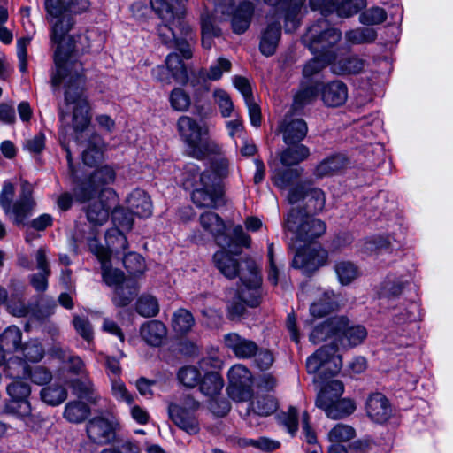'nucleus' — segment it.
Returning a JSON list of instances; mask_svg holds the SVG:
<instances>
[{
  "mask_svg": "<svg viewBox=\"0 0 453 453\" xmlns=\"http://www.w3.org/2000/svg\"><path fill=\"white\" fill-rule=\"evenodd\" d=\"M89 0H45L48 19L51 24V41L57 44L54 55L56 69L51 74L54 88L64 85L65 109L59 111L62 126L69 122L66 116L72 113V124L75 131H83L90 122L89 104L83 92L84 76L82 64L75 54L90 47L86 35L78 39L67 35L73 22L66 12L81 14L89 10Z\"/></svg>",
  "mask_w": 453,
  "mask_h": 453,
  "instance_id": "obj_1",
  "label": "nucleus"
},
{
  "mask_svg": "<svg viewBox=\"0 0 453 453\" xmlns=\"http://www.w3.org/2000/svg\"><path fill=\"white\" fill-rule=\"evenodd\" d=\"M345 324L346 318L343 316L330 318L313 328L310 334V341L314 344L328 339L338 342L339 333L344 328ZM342 365V358L341 356L337 354L335 342L322 346L313 355L310 356L306 362L309 373L320 372L325 376H333L338 373Z\"/></svg>",
  "mask_w": 453,
  "mask_h": 453,
  "instance_id": "obj_2",
  "label": "nucleus"
},
{
  "mask_svg": "<svg viewBox=\"0 0 453 453\" xmlns=\"http://www.w3.org/2000/svg\"><path fill=\"white\" fill-rule=\"evenodd\" d=\"M150 5L165 22L157 28L162 42L178 50L183 58H191L190 42L195 40V35L190 26L183 20L184 10L174 12L165 0H150Z\"/></svg>",
  "mask_w": 453,
  "mask_h": 453,
  "instance_id": "obj_3",
  "label": "nucleus"
},
{
  "mask_svg": "<svg viewBox=\"0 0 453 453\" xmlns=\"http://www.w3.org/2000/svg\"><path fill=\"white\" fill-rule=\"evenodd\" d=\"M182 175L184 187L194 188L191 197L197 207L216 208L222 203V186L217 181H211L210 173H201L197 165L188 163Z\"/></svg>",
  "mask_w": 453,
  "mask_h": 453,
  "instance_id": "obj_4",
  "label": "nucleus"
},
{
  "mask_svg": "<svg viewBox=\"0 0 453 453\" xmlns=\"http://www.w3.org/2000/svg\"><path fill=\"white\" fill-rule=\"evenodd\" d=\"M177 127L189 156L202 160L220 152L221 146L209 138L210 127L206 122H197L184 115L178 119Z\"/></svg>",
  "mask_w": 453,
  "mask_h": 453,
  "instance_id": "obj_5",
  "label": "nucleus"
},
{
  "mask_svg": "<svg viewBox=\"0 0 453 453\" xmlns=\"http://www.w3.org/2000/svg\"><path fill=\"white\" fill-rule=\"evenodd\" d=\"M89 248L101 263L104 281L109 286L115 287L112 297L114 304L119 307L129 304L137 292V286L135 282L125 280L120 270L111 268L110 257L114 251H111L109 247L106 249L99 245L96 240L90 242Z\"/></svg>",
  "mask_w": 453,
  "mask_h": 453,
  "instance_id": "obj_6",
  "label": "nucleus"
},
{
  "mask_svg": "<svg viewBox=\"0 0 453 453\" xmlns=\"http://www.w3.org/2000/svg\"><path fill=\"white\" fill-rule=\"evenodd\" d=\"M15 188L11 181H4L0 192V207L15 224H22L32 213L36 203L33 197V186L22 180L18 198L14 201Z\"/></svg>",
  "mask_w": 453,
  "mask_h": 453,
  "instance_id": "obj_7",
  "label": "nucleus"
},
{
  "mask_svg": "<svg viewBox=\"0 0 453 453\" xmlns=\"http://www.w3.org/2000/svg\"><path fill=\"white\" fill-rule=\"evenodd\" d=\"M249 275L243 271L241 275V286L238 288V297L242 303H234L228 305V316L234 319L242 316L245 311V305L256 307L261 299L262 278L254 261L246 263Z\"/></svg>",
  "mask_w": 453,
  "mask_h": 453,
  "instance_id": "obj_8",
  "label": "nucleus"
},
{
  "mask_svg": "<svg viewBox=\"0 0 453 453\" xmlns=\"http://www.w3.org/2000/svg\"><path fill=\"white\" fill-rule=\"evenodd\" d=\"M344 391L343 384L340 380L327 382L316 399V406L321 409L327 418L331 419H342L356 410V403L349 398H342Z\"/></svg>",
  "mask_w": 453,
  "mask_h": 453,
  "instance_id": "obj_9",
  "label": "nucleus"
},
{
  "mask_svg": "<svg viewBox=\"0 0 453 453\" xmlns=\"http://www.w3.org/2000/svg\"><path fill=\"white\" fill-rule=\"evenodd\" d=\"M341 37L342 33L332 27L326 19L321 18L307 29L303 37V42L312 54L333 56V58H335L332 49Z\"/></svg>",
  "mask_w": 453,
  "mask_h": 453,
  "instance_id": "obj_10",
  "label": "nucleus"
},
{
  "mask_svg": "<svg viewBox=\"0 0 453 453\" xmlns=\"http://www.w3.org/2000/svg\"><path fill=\"white\" fill-rule=\"evenodd\" d=\"M200 403L190 395L183 396L179 403L168 404L169 418L181 430L188 434H196L200 430L199 421L196 416Z\"/></svg>",
  "mask_w": 453,
  "mask_h": 453,
  "instance_id": "obj_11",
  "label": "nucleus"
},
{
  "mask_svg": "<svg viewBox=\"0 0 453 453\" xmlns=\"http://www.w3.org/2000/svg\"><path fill=\"white\" fill-rule=\"evenodd\" d=\"M285 227L295 233L296 238L303 242H310L318 238L326 231V225L323 221L295 208L288 212Z\"/></svg>",
  "mask_w": 453,
  "mask_h": 453,
  "instance_id": "obj_12",
  "label": "nucleus"
},
{
  "mask_svg": "<svg viewBox=\"0 0 453 453\" xmlns=\"http://www.w3.org/2000/svg\"><path fill=\"white\" fill-rule=\"evenodd\" d=\"M112 221L116 227L106 233L105 240L107 245L111 249V251H124L127 248L128 243L123 231H128L132 228L134 214L119 207L112 211Z\"/></svg>",
  "mask_w": 453,
  "mask_h": 453,
  "instance_id": "obj_13",
  "label": "nucleus"
},
{
  "mask_svg": "<svg viewBox=\"0 0 453 453\" xmlns=\"http://www.w3.org/2000/svg\"><path fill=\"white\" fill-rule=\"evenodd\" d=\"M116 177L115 171L108 165L94 171L90 177L74 188V196L80 203L92 200L104 185L111 184Z\"/></svg>",
  "mask_w": 453,
  "mask_h": 453,
  "instance_id": "obj_14",
  "label": "nucleus"
},
{
  "mask_svg": "<svg viewBox=\"0 0 453 453\" xmlns=\"http://www.w3.org/2000/svg\"><path fill=\"white\" fill-rule=\"evenodd\" d=\"M6 392L10 397L5 404L4 411L19 418H26L31 413V404L28 397L31 394L29 384L22 380H12L6 387Z\"/></svg>",
  "mask_w": 453,
  "mask_h": 453,
  "instance_id": "obj_15",
  "label": "nucleus"
},
{
  "mask_svg": "<svg viewBox=\"0 0 453 453\" xmlns=\"http://www.w3.org/2000/svg\"><path fill=\"white\" fill-rule=\"evenodd\" d=\"M229 396L238 402L248 401L252 396V375L242 365H233L228 371Z\"/></svg>",
  "mask_w": 453,
  "mask_h": 453,
  "instance_id": "obj_16",
  "label": "nucleus"
},
{
  "mask_svg": "<svg viewBox=\"0 0 453 453\" xmlns=\"http://www.w3.org/2000/svg\"><path fill=\"white\" fill-rule=\"evenodd\" d=\"M224 10V13L220 12L222 14L220 19L231 18V24L234 33L243 34L249 28L254 14V5L251 2L243 1L235 6L233 0H231V4L226 1Z\"/></svg>",
  "mask_w": 453,
  "mask_h": 453,
  "instance_id": "obj_17",
  "label": "nucleus"
},
{
  "mask_svg": "<svg viewBox=\"0 0 453 453\" xmlns=\"http://www.w3.org/2000/svg\"><path fill=\"white\" fill-rule=\"evenodd\" d=\"M118 426L113 417H96L88 422L87 434L92 442L105 445L113 441Z\"/></svg>",
  "mask_w": 453,
  "mask_h": 453,
  "instance_id": "obj_18",
  "label": "nucleus"
},
{
  "mask_svg": "<svg viewBox=\"0 0 453 453\" xmlns=\"http://www.w3.org/2000/svg\"><path fill=\"white\" fill-rule=\"evenodd\" d=\"M327 259V252L319 246L309 247L298 250L293 259V266L302 269L303 273H310L324 265Z\"/></svg>",
  "mask_w": 453,
  "mask_h": 453,
  "instance_id": "obj_19",
  "label": "nucleus"
},
{
  "mask_svg": "<svg viewBox=\"0 0 453 453\" xmlns=\"http://www.w3.org/2000/svg\"><path fill=\"white\" fill-rule=\"evenodd\" d=\"M365 412L370 420L377 424H385L393 416V409L388 399L378 392L368 395Z\"/></svg>",
  "mask_w": 453,
  "mask_h": 453,
  "instance_id": "obj_20",
  "label": "nucleus"
},
{
  "mask_svg": "<svg viewBox=\"0 0 453 453\" xmlns=\"http://www.w3.org/2000/svg\"><path fill=\"white\" fill-rule=\"evenodd\" d=\"M302 199H306L308 207L315 212L322 211L326 203L325 194L321 189L311 188L304 184L291 188L288 195V200L291 204Z\"/></svg>",
  "mask_w": 453,
  "mask_h": 453,
  "instance_id": "obj_21",
  "label": "nucleus"
},
{
  "mask_svg": "<svg viewBox=\"0 0 453 453\" xmlns=\"http://www.w3.org/2000/svg\"><path fill=\"white\" fill-rule=\"evenodd\" d=\"M202 228L209 233L220 247H230L231 240L226 234V224L215 212L206 211L199 219Z\"/></svg>",
  "mask_w": 453,
  "mask_h": 453,
  "instance_id": "obj_22",
  "label": "nucleus"
},
{
  "mask_svg": "<svg viewBox=\"0 0 453 453\" xmlns=\"http://www.w3.org/2000/svg\"><path fill=\"white\" fill-rule=\"evenodd\" d=\"M356 436V430L349 425L337 424L328 433V453H347L349 441Z\"/></svg>",
  "mask_w": 453,
  "mask_h": 453,
  "instance_id": "obj_23",
  "label": "nucleus"
},
{
  "mask_svg": "<svg viewBox=\"0 0 453 453\" xmlns=\"http://www.w3.org/2000/svg\"><path fill=\"white\" fill-rule=\"evenodd\" d=\"M104 196H108V199H115V193L112 189H105L103 191L98 201H94L88 204L86 209V216L89 223L94 226H102L109 219L110 211L112 204L109 201L103 199Z\"/></svg>",
  "mask_w": 453,
  "mask_h": 453,
  "instance_id": "obj_24",
  "label": "nucleus"
},
{
  "mask_svg": "<svg viewBox=\"0 0 453 453\" xmlns=\"http://www.w3.org/2000/svg\"><path fill=\"white\" fill-rule=\"evenodd\" d=\"M224 342L238 358H250L253 357L258 349L255 342L242 337L236 333L226 334L224 336Z\"/></svg>",
  "mask_w": 453,
  "mask_h": 453,
  "instance_id": "obj_25",
  "label": "nucleus"
},
{
  "mask_svg": "<svg viewBox=\"0 0 453 453\" xmlns=\"http://www.w3.org/2000/svg\"><path fill=\"white\" fill-rule=\"evenodd\" d=\"M281 35V27L279 19L270 21L261 34L259 50L266 57L275 53Z\"/></svg>",
  "mask_w": 453,
  "mask_h": 453,
  "instance_id": "obj_26",
  "label": "nucleus"
},
{
  "mask_svg": "<svg viewBox=\"0 0 453 453\" xmlns=\"http://www.w3.org/2000/svg\"><path fill=\"white\" fill-rule=\"evenodd\" d=\"M213 260L217 268L220 271V273L225 275L228 279H233L236 277L238 274L241 276L243 271L249 275V272L247 269V265L243 269L239 268V264L237 260L229 254V252L226 250H219L215 253L213 257ZM248 261H252L251 259H248L244 261V265Z\"/></svg>",
  "mask_w": 453,
  "mask_h": 453,
  "instance_id": "obj_27",
  "label": "nucleus"
},
{
  "mask_svg": "<svg viewBox=\"0 0 453 453\" xmlns=\"http://www.w3.org/2000/svg\"><path fill=\"white\" fill-rule=\"evenodd\" d=\"M280 132L285 143L303 141L308 132L306 122L302 119H293L286 116L280 125Z\"/></svg>",
  "mask_w": 453,
  "mask_h": 453,
  "instance_id": "obj_28",
  "label": "nucleus"
},
{
  "mask_svg": "<svg viewBox=\"0 0 453 453\" xmlns=\"http://www.w3.org/2000/svg\"><path fill=\"white\" fill-rule=\"evenodd\" d=\"M130 211L138 217L148 218L152 214V203L147 193L140 188L133 190L126 198Z\"/></svg>",
  "mask_w": 453,
  "mask_h": 453,
  "instance_id": "obj_29",
  "label": "nucleus"
},
{
  "mask_svg": "<svg viewBox=\"0 0 453 453\" xmlns=\"http://www.w3.org/2000/svg\"><path fill=\"white\" fill-rule=\"evenodd\" d=\"M317 299L310 306V315L313 319H321L334 311L338 304L334 295L331 291L318 289Z\"/></svg>",
  "mask_w": 453,
  "mask_h": 453,
  "instance_id": "obj_30",
  "label": "nucleus"
},
{
  "mask_svg": "<svg viewBox=\"0 0 453 453\" xmlns=\"http://www.w3.org/2000/svg\"><path fill=\"white\" fill-rule=\"evenodd\" d=\"M37 273L30 276V283L36 291L43 292L48 288V277L50 269L48 265L47 252L44 248H40L35 253Z\"/></svg>",
  "mask_w": 453,
  "mask_h": 453,
  "instance_id": "obj_31",
  "label": "nucleus"
},
{
  "mask_svg": "<svg viewBox=\"0 0 453 453\" xmlns=\"http://www.w3.org/2000/svg\"><path fill=\"white\" fill-rule=\"evenodd\" d=\"M348 98L347 86L340 81H334L322 89V100L327 106L338 107Z\"/></svg>",
  "mask_w": 453,
  "mask_h": 453,
  "instance_id": "obj_32",
  "label": "nucleus"
},
{
  "mask_svg": "<svg viewBox=\"0 0 453 453\" xmlns=\"http://www.w3.org/2000/svg\"><path fill=\"white\" fill-rule=\"evenodd\" d=\"M287 147L280 155V162L285 166L296 165L308 158L310 150L301 142H294L293 143H285Z\"/></svg>",
  "mask_w": 453,
  "mask_h": 453,
  "instance_id": "obj_33",
  "label": "nucleus"
},
{
  "mask_svg": "<svg viewBox=\"0 0 453 453\" xmlns=\"http://www.w3.org/2000/svg\"><path fill=\"white\" fill-rule=\"evenodd\" d=\"M320 88L321 83L318 80L303 81L295 96L293 108L300 111L305 105L311 104L317 98Z\"/></svg>",
  "mask_w": 453,
  "mask_h": 453,
  "instance_id": "obj_34",
  "label": "nucleus"
},
{
  "mask_svg": "<svg viewBox=\"0 0 453 453\" xmlns=\"http://www.w3.org/2000/svg\"><path fill=\"white\" fill-rule=\"evenodd\" d=\"M367 336V331L361 325H349V319L346 318V324L342 332L339 333L338 342L343 347H355L364 342Z\"/></svg>",
  "mask_w": 453,
  "mask_h": 453,
  "instance_id": "obj_35",
  "label": "nucleus"
},
{
  "mask_svg": "<svg viewBox=\"0 0 453 453\" xmlns=\"http://www.w3.org/2000/svg\"><path fill=\"white\" fill-rule=\"evenodd\" d=\"M142 338L151 346H159L166 336L167 329L159 320L144 323L140 329Z\"/></svg>",
  "mask_w": 453,
  "mask_h": 453,
  "instance_id": "obj_36",
  "label": "nucleus"
},
{
  "mask_svg": "<svg viewBox=\"0 0 453 453\" xmlns=\"http://www.w3.org/2000/svg\"><path fill=\"white\" fill-rule=\"evenodd\" d=\"M347 165V158L342 155H334L321 161L314 170V175L322 179L342 171Z\"/></svg>",
  "mask_w": 453,
  "mask_h": 453,
  "instance_id": "obj_37",
  "label": "nucleus"
},
{
  "mask_svg": "<svg viewBox=\"0 0 453 453\" xmlns=\"http://www.w3.org/2000/svg\"><path fill=\"white\" fill-rule=\"evenodd\" d=\"M331 68L333 73L339 75L359 73L365 68V61L356 56L348 57L338 61L335 58Z\"/></svg>",
  "mask_w": 453,
  "mask_h": 453,
  "instance_id": "obj_38",
  "label": "nucleus"
},
{
  "mask_svg": "<svg viewBox=\"0 0 453 453\" xmlns=\"http://www.w3.org/2000/svg\"><path fill=\"white\" fill-rule=\"evenodd\" d=\"M22 333L16 326H10L0 334V347L5 352H16L21 348Z\"/></svg>",
  "mask_w": 453,
  "mask_h": 453,
  "instance_id": "obj_39",
  "label": "nucleus"
},
{
  "mask_svg": "<svg viewBox=\"0 0 453 453\" xmlns=\"http://www.w3.org/2000/svg\"><path fill=\"white\" fill-rule=\"evenodd\" d=\"M104 146L105 144L99 135H93L87 149L82 153L84 164L88 166L95 165L102 158Z\"/></svg>",
  "mask_w": 453,
  "mask_h": 453,
  "instance_id": "obj_40",
  "label": "nucleus"
},
{
  "mask_svg": "<svg viewBox=\"0 0 453 453\" xmlns=\"http://www.w3.org/2000/svg\"><path fill=\"white\" fill-rule=\"evenodd\" d=\"M89 414V407L81 401L69 402L64 411V418L71 423H81Z\"/></svg>",
  "mask_w": 453,
  "mask_h": 453,
  "instance_id": "obj_41",
  "label": "nucleus"
},
{
  "mask_svg": "<svg viewBox=\"0 0 453 453\" xmlns=\"http://www.w3.org/2000/svg\"><path fill=\"white\" fill-rule=\"evenodd\" d=\"M202 23V45L210 50L213 44V38L220 35V29L215 25V19L207 14H203Z\"/></svg>",
  "mask_w": 453,
  "mask_h": 453,
  "instance_id": "obj_42",
  "label": "nucleus"
},
{
  "mask_svg": "<svg viewBox=\"0 0 453 453\" xmlns=\"http://www.w3.org/2000/svg\"><path fill=\"white\" fill-rule=\"evenodd\" d=\"M223 386L224 381L221 376L215 372L206 373L203 380H200L201 392L211 399L219 394Z\"/></svg>",
  "mask_w": 453,
  "mask_h": 453,
  "instance_id": "obj_43",
  "label": "nucleus"
},
{
  "mask_svg": "<svg viewBox=\"0 0 453 453\" xmlns=\"http://www.w3.org/2000/svg\"><path fill=\"white\" fill-rule=\"evenodd\" d=\"M194 325L195 319L189 311L180 308L173 313L172 326L178 334H185L188 333Z\"/></svg>",
  "mask_w": 453,
  "mask_h": 453,
  "instance_id": "obj_44",
  "label": "nucleus"
},
{
  "mask_svg": "<svg viewBox=\"0 0 453 453\" xmlns=\"http://www.w3.org/2000/svg\"><path fill=\"white\" fill-rule=\"evenodd\" d=\"M71 387L73 394L79 398L85 399L91 403H96L100 399L99 395L94 390L91 380L88 378L73 380Z\"/></svg>",
  "mask_w": 453,
  "mask_h": 453,
  "instance_id": "obj_45",
  "label": "nucleus"
},
{
  "mask_svg": "<svg viewBox=\"0 0 453 453\" xmlns=\"http://www.w3.org/2000/svg\"><path fill=\"white\" fill-rule=\"evenodd\" d=\"M220 153L221 151L217 155L218 157L211 161L210 169L203 173H210L211 181H217L218 184L221 185L222 180L226 178L229 174V162L225 157L221 156Z\"/></svg>",
  "mask_w": 453,
  "mask_h": 453,
  "instance_id": "obj_46",
  "label": "nucleus"
},
{
  "mask_svg": "<svg viewBox=\"0 0 453 453\" xmlns=\"http://www.w3.org/2000/svg\"><path fill=\"white\" fill-rule=\"evenodd\" d=\"M305 0H290L286 8L285 29L287 32L295 30L299 25V16Z\"/></svg>",
  "mask_w": 453,
  "mask_h": 453,
  "instance_id": "obj_47",
  "label": "nucleus"
},
{
  "mask_svg": "<svg viewBox=\"0 0 453 453\" xmlns=\"http://www.w3.org/2000/svg\"><path fill=\"white\" fill-rule=\"evenodd\" d=\"M66 397L67 392L65 388L60 385L52 384L41 390L42 400L49 405H59Z\"/></svg>",
  "mask_w": 453,
  "mask_h": 453,
  "instance_id": "obj_48",
  "label": "nucleus"
},
{
  "mask_svg": "<svg viewBox=\"0 0 453 453\" xmlns=\"http://www.w3.org/2000/svg\"><path fill=\"white\" fill-rule=\"evenodd\" d=\"M165 65L174 80L182 82L188 79L187 68L178 54L170 53L166 57Z\"/></svg>",
  "mask_w": 453,
  "mask_h": 453,
  "instance_id": "obj_49",
  "label": "nucleus"
},
{
  "mask_svg": "<svg viewBox=\"0 0 453 453\" xmlns=\"http://www.w3.org/2000/svg\"><path fill=\"white\" fill-rule=\"evenodd\" d=\"M333 4L340 17L348 18L365 7L366 0H333Z\"/></svg>",
  "mask_w": 453,
  "mask_h": 453,
  "instance_id": "obj_50",
  "label": "nucleus"
},
{
  "mask_svg": "<svg viewBox=\"0 0 453 453\" xmlns=\"http://www.w3.org/2000/svg\"><path fill=\"white\" fill-rule=\"evenodd\" d=\"M345 37L353 44L371 43L376 40L377 32L372 27H359L348 31Z\"/></svg>",
  "mask_w": 453,
  "mask_h": 453,
  "instance_id": "obj_51",
  "label": "nucleus"
},
{
  "mask_svg": "<svg viewBox=\"0 0 453 453\" xmlns=\"http://www.w3.org/2000/svg\"><path fill=\"white\" fill-rule=\"evenodd\" d=\"M136 311L142 317H155L159 311L158 301L151 295H142L136 303Z\"/></svg>",
  "mask_w": 453,
  "mask_h": 453,
  "instance_id": "obj_52",
  "label": "nucleus"
},
{
  "mask_svg": "<svg viewBox=\"0 0 453 453\" xmlns=\"http://www.w3.org/2000/svg\"><path fill=\"white\" fill-rule=\"evenodd\" d=\"M313 55L314 58L304 65L303 70V77L306 80L319 73L326 65H333V61L335 59L333 58V56Z\"/></svg>",
  "mask_w": 453,
  "mask_h": 453,
  "instance_id": "obj_53",
  "label": "nucleus"
},
{
  "mask_svg": "<svg viewBox=\"0 0 453 453\" xmlns=\"http://www.w3.org/2000/svg\"><path fill=\"white\" fill-rule=\"evenodd\" d=\"M239 445L243 448L252 447L261 451H274L280 449V442L267 437H259L258 439H242L239 441Z\"/></svg>",
  "mask_w": 453,
  "mask_h": 453,
  "instance_id": "obj_54",
  "label": "nucleus"
},
{
  "mask_svg": "<svg viewBox=\"0 0 453 453\" xmlns=\"http://www.w3.org/2000/svg\"><path fill=\"white\" fill-rule=\"evenodd\" d=\"M334 269L338 280L342 285L349 284L358 276L357 266L349 261L338 262Z\"/></svg>",
  "mask_w": 453,
  "mask_h": 453,
  "instance_id": "obj_55",
  "label": "nucleus"
},
{
  "mask_svg": "<svg viewBox=\"0 0 453 453\" xmlns=\"http://www.w3.org/2000/svg\"><path fill=\"white\" fill-rule=\"evenodd\" d=\"M212 96L221 116L223 118L230 117L234 111V104L229 94L226 90L217 88L213 90Z\"/></svg>",
  "mask_w": 453,
  "mask_h": 453,
  "instance_id": "obj_56",
  "label": "nucleus"
},
{
  "mask_svg": "<svg viewBox=\"0 0 453 453\" xmlns=\"http://www.w3.org/2000/svg\"><path fill=\"white\" fill-rule=\"evenodd\" d=\"M29 365L23 360L15 357L11 358L6 363V375L13 380L27 379Z\"/></svg>",
  "mask_w": 453,
  "mask_h": 453,
  "instance_id": "obj_57",
  "label": "nucleus"
},
{
  "mask_svg": "<svg viewBox=\"0 0 453 453\" xmlns=\"http://www.w3.org/2000/svg\"><path fill=\"white\" fill-rule=\"evenodd\" d=\"M252 409L260 416H268L276 411L277 402L272 395H259L252 402Z\"/></svg>",
  "mask_w": 453,
  "mask_h": 453,
  "instance_id": "obj_58",
  "label": "nucleus"
},
{
  "mask_svg": "<svg viewBox=\"0 0 453 453\" xmlns=\"http://www.w3.org/2000/svg\"><path fill=\"white\" fill-rule=\"evenodd\" d=\"M123 265L127 271L133 276H138L145 271V262L142 256L135 252L125 255Z\"/></svg>",
  "mask_w": 453,
  "mask_h": 453,
  "instance_id": "obj_59",
  "label": "nucleus"
},
{
  "mask_svg": "<svg viewBox=\"0 0 453 453\" xmlns=\"http://www.w3.org/2000/svg\"><path fill=\"white\" fill-rule=\"evenodd\" d=\"M349 449L354 451H385L380 440H375L372 436H365L349 444Z\"/></svg>",
  "mask_w": 453,
  "mask_h": 453,
  "instance_id": "obj_60",
  "label": "nucleus"
},
{
  "mask_svg": "<svg viewBox=\"0 0 453 453\" xmlns=\"http://www.w3.org/2000/svg\"><path fill=\"white\" fill-rule=\"evenodd\" d=\"M178 380L184 386L194 388L201 380V372L196 366H184L178 372Z\"/></svg>",
  "mask_w": 453,
  "mask_h": 453,
  "instance_id": "obj_61",
  "label": "nucleus"
},
{
  "mask_svg": "<svg viewBox=\"0 0 453 453\" xmlns=\"http://www.w3.org/2000/svg\"><path fill=\"white\" fill-rule=\"evenodd\" d=\"M22 353L27 361L33 363L41 361L44 357V349L36 340L26 342L22 347Z\"/></svg>",
  "mask_w": 453,
  "mask_h": 453,
  "instance_id": "obj_62",
  "label": "nucleus"
},
{
  "mask_svg": "<svg viewBox=\"0 0 453 453\" xmlns=\"http://www.w3.org/2000/svg\"><path fill=\"white\" fill-rule=\"evenodd\" d=\"M111 394L118 401L128 405L134 404V395L128 392L124 382L120 379L111 378Z\"/></svg>",
  "mask_w": 453,
  "mask_h": 453,
  "instance_id": "obj_63",
  "label": "nucleus"
},
{
  "mask_svg": "<svg viewBox=\"0 0 453 453\" xmlns=\"http://www.w3.org/2000/svg\"><path fill=\"white\" fill-rule=\"evenodd\" d=\"M387 19V13L384 9L373 7L366 10L359 16V20L364 25H378L384 22Z\"/></svg>",
  "mask_w": 453,
  "mask_h": 453,
  "instance_id": "obj_64",
  "label": "nucleus"
}]
</instances>
